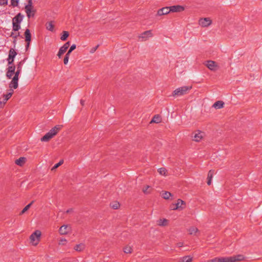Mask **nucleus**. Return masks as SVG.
Wrapping results in <instances>:
<instances>
[{"label":"nucleus","mask_w":262,"mask_h":262,"mask_svg":"<svg viewBox=\"0 0 262 262\" xmlns=\"http://www.w3.org/2000/svg\"><path fill=\"white\" fill-rule=\"evenodd\" d=\"M61 127L62 125H56L41 138V141L42 142L49 141L51 139H52L54 136H55L57 134V133L60 130Z\"/></svg>","instance_id":"1"},{"label":"nucleus","mask_w":262,"mask_h":262,"mask_svg":"<svg viewBox=\"0 0 262 262\" xmlns=\"http://www.w3.org/2000/svg\"><path fill=\"white\" fill-rule=\"evenodd\" d=\"M221 262H239L244 261L245 257L242 254H238L229 257H220Z\"/></svg>","instance_id":"2"},{"label":"nucleus","mask_w":262,"mask_h":262,"mask_svg":"<svg viewBox=\"0 0 262 262\" xmlns=\"http://www.w3.org/2000/svg\"><path fill=\"white\" fill-rule=\"evenodd\" d=\"M24 16L19 13L12 19L13 30L17 31L20 29V23L23 20Z\"/></svg>","instance_id":"3"},{"label":"nucleus","mask_w":262,"mask_h":262,"mask_svg":"<svg viewBox=\"0 0 262 262\" xmlns=\"http://www.w3.org/2000/svg\"><path fill=\"white\" fill-rule=\"evenodd\" d=\"M41 235V232L40 230L35 231L30 236V243L33 246H36L38 244Z\"/></svg>","instance_id":"4"},{"label":"nucleus","mask_w":262,"mask_h":262,"mask_svg":"<svg viewBox=\"0 0 262 262\" xmlns=\"http://www.w3.org/2000/svg\"><path fill=\"white\" fill-rule=\"evenodd\" d=\"M192 89V86H183L176 89L173 92V96H180L187 94Z\"/></svg>","instance_id":"5"},{"label":"nucleus","mask_w":262,"mask_h":262,"mask_svg":"<svg viewBox=\"0 0 262 262\" xmlns=\"http://www.w3.org/2000/svg\"><path fill=\"white\" fill-rule=\"evenodd\" d=\"M185 206V202L181 199H178L176 203L171 204L170 208L171 210H182Z\"/></svg>","instance_id":"6"},{"label":"nucleus","mask_w":262,"mask_h":262,"mask_svg":"<svg viewBox=\"0 0 262 262\" xmlns=\"http://www.w3.org/2000/svg\"><path fill=\"white\" fill-rule=\"evenodd\" d=\"M13 94V90L11 89L8 93L3 95L2 99H0L1 107H3L4 106L7 101L11 97Z\"/></svg>","instance_id":"7"},{"label":"nucleus","mask_w":262,"mask_h":262,"mask_svg":"<svg viewBox=\"0 0 262 262\" xmlns=\"http://www.w3.org/2000/svg\"><path fill=\"white\" fill-rule=\"evenodd\" d=\"M199 25L202 27L205 28L210 26L212 24V20L209 17L201 18L199 20Z\"/></svg>","instance_id":"8"},{"label":"nucleus","mask_w":262,"mask_h":262,"mask_svg":"<svg viewBox=\"0 0 262 262\" xmlns=\"http://www.w3.org/2000/svg\"><path fill=\"white\" fill-rule=\"evenodd\" d=\"M205 136V133L200 130H196L193 133L192 139L195 142H200Z\"/></svg>","instance_id":"9"},{"label":"nucleus","mask_w":262,"mask_h":262,"mask_svg":"<svg viewBox=\"0 0 262 262\" xmlns=\"http://www.w3.org/2000/svg\"><path fill=\"white\" fill-rule=\"evenodd\" d=\"M153 36L151 30H148L141 33L139 36V39L140 41H143L147 40L149 37H151Z\"/></svg>","instance_id":"10"},{"label":"nucleus","mask_w":262,"mask_h":262,"mask_svg":"<svg viewBox=\"0 0 262 262\" xmlns=\"http://www.w3.org/2000/svg\"><path fill=\"white\" fill-rule=\"evenodd\" d=\"M25 9L27 16L29 18L34 16L36 10L34 9L33 7H31L30 5H26Z\"/></svg>","instance_id":"11"},{"label":"nucleus","mask_w":262,"mask_h":262,"mask_svg":"<svg viewBox=\"0 0 262 262\" xmlns=\"http://www.w3.org/2000/svg\"><path fill=\"white\" fill-rule=\"evenodd\" d=\"M16 54H17L16 52L13 49H11L9 50V56H8V58L7 59L9 64H11L13 63V62L14 61V59L15 56L16 55Z\"/></svg>","instance_id":"12"},{"label":"nucleus","mask_w":262,"mask_h":262,"mask_svg":"<svg viewBox=\"0 0 262 262\" xmlns=\"http://www.w3.org/2000/svg\"><path fill=\"white\" fill-rule=\"evenodd\" d=\"M206 66L211 71H216L217 69V64L212 60H208L205 63Z\"/></svg>","instance_id":"13"},{"label":"nucleus","mask_w":262,"mask_h":262,"mask_svg":"<svg viewBox=\"0 0 262 262\" xmlns=\"http://www.w3.org/2000/svg\"><path fill=\"white\" fill-rule=\"evenodd\" d=\"M70 42L68 41L64 43L60 48L57 54V56L59 58H61V56L67 51V49L69 47Z\"/></svg>","instance_id":"14"},{"label":"nucleus","mask_w":262,"mask_h":262,"mask_svg":"<svg viewBox=\"0 0 262 262\" xmlns=\"http://www.w3.org/2000/svg\"><path fill=\"white\" fill-rule=\"evenodd\" d=\"M70 230V227L66 225H62L59 230V232L61 235H66L68 233Z\"/></svg>","instance_id":"15"},{"label":"nucleus","mask_w":262,"mask_h":262,"mask_svg":"<svg viewBox=\"0 0 262 262\" xmlns=\"http://www.w3.org/2000/svg\"><path fill=\"white\" fill-rule=\"evenodd\" d=\"M170 12H179L183 11L184 10V8L183 6L180 5L172 6L169 7Z\"/></svg>","instance_id":"16"},{"label":"nucleus","mask_w":262,"mask_h":262,"mask_svg":"<svg viewBox=\"0 0 262 262\" xmlns=\"http://www.w3.org/2000/svg\"><path fill=\"white\" fill-rule=\"evenodd\" d=\"M15 67L14 66H9L6 72V76L8 79H11L14 73Z\"/></svg>","instance_id":"17"},{"label":"nucleus","mask_w":262,"mask_h":262,"mask_svg":"<svg viewBox=\"0 0 262 262\" xmlns=\"http://www.w3.org/2000/svg\"><path fill=\"white\" fill-rule=\"evenodd\" d=\"M170 12L169 7H164L160 9L157 12V15L162 16L163 15L167 14Z\"/></svg>","instance_id":"18"},{"label":"nucleus","mask_w":262,"mask_h":262,"mask_svg":"<svg viewBox=\"0 0 262 262\" xmlns=\"http://www.w3.org/2000/svg\"><path fill=\"white\" fill-rule=\"evenodd\" d=\"M169 221L166 219H160L157 221V224L160 227L167 226L168 225Z\"/></svg>","instance_id":"19"},{"label":"nucleus","mask_w":262,"mask_h":262,"mask_svg":"<svg viewBox=\"0 0 262 262\" xmlns=\"http://www.w3.org/2000/svg\"><path fill=\"white\" fill-rule=\"evenodd\" d=\"M18 79H16L15 78H12V80L9 83V88L10 89H16L18 87Z\"/></svg>","instance_id":"20"},{"label":"nucleus","mask_w":262,"mask_h":262,"mask_svg":"<svg viewBox=\"0 0 262 262\" xmlns=\"http://www.w3.org/2000/svg\"><path fill=\"white\" fill-rule=\"evenodd\" d=\"M224 106V102L222 101H217L215 102L213 105V107L215 109H220L222 108Z\"/></svg>","instance_id":"21"},{"label":"nucleus","mask_w":262,"mask_h":262,"mask_svg":"<svg viewBox=\"0 0 262 262\" xmlns=\"http://www.w3.org/2000/svg\"><path fill=\"white\" fill-rule=\"evenodd\" d=\"M152 190V188L149 185L144 186L142 188V191L145 194H149Z\"/></svg>","instance_id":"22"},{"label":"nucleus","mask_w":262,"mask_h":262,"mask_svg":"<svg viewBox=\"0 0 262 262\" xmlns=\"http://www.w3.org/2000/svg\"><path fill=\"white\" fill-rule=\"evenodd\" d=\"M192 260V257L191 256L188 255L180 258L179 262H191Z\"/></svg>","instance_id":"23"},{"label":"nucleus","mask_w":262,"mask_h":262,"mask_svg":"<svg viewBox=\"0 0 262 262\" xmlns=\"http://www.w3.org/2000/svg\"><path fill=\"white\" fill-rule=\"evenodd\" d=\"M214 171L213 170H210L208 173L207 176V184L210 185L211 184V180L213 178Z\"/></svg>","instance_id":"24"},{"label":"nucleus","mask_w":262,"mask_h":262,"mask_svg":"<svg viewBox=\"0 0 262 262\" xmlns=\"http://www.w3.org/2000/svg\"><path fill=\"white\" fill-rule=\"evenodd\" d=\"M25 40L27 42H30L31 39V35L29 29H26L25 32Z\"/></svg>","instance_id":"25"},{"label":"nucleus","mask_w":262,"mask_h":262,"mask_svg":"<svg viewBox=\"0 0 262 262\" xmlns=\"http://www.w3.org/2000/svg\"><path fill=\"white\" fill-rule=\"evenodd\" d=\"M161 121H162V118L159 115H155L152 119L151 121H150V123H160L161 122Z\"/></svg>","instance_id":"26"},{"label":"nucleus","mask_w":262,"mask_h":262,"mask_svg":"<svg viewBox=\"0 0 262 262\" xmlns=\"http://www.w3.org/2000/svg\"><path fill=\"white\" fill-rule=\"evenodd\" d=\"M158 171L161 176H167L168 175L167 170L165 168L162 167L159 168Z\"/></svg>","instance_id":"27"},{"label":"nucleus","mask_w":262,"mask_h":262,"mask_svg":"<svg viewBox=\"0 0 262 262\" xmlns=\"http://www.w3.org/2000/svg\"><path fill=\"white\" fill-rule=\"evenodd\" d=\"M161 195L163 199L168 200L171 196V193L168 191H162Z\"/></svg>","instance_id":"28"},{"label":"nucleus","mask_w":262,"mask_h":262,"mask_svg":"<svg viewBox=\"0 0 262 262\" xmlns=\"http://www.w3.org/2000/svg\"><path fill=\"white\" fill-rule=\"evenodd\" d=\"M188 232L191 235H195L199 232V230L196 227L192 226L189 228Z\"/></svg>","instance_id":"29"},{"label":"nucleus","mask_w":262,"mask_h":262,"mask_svg":"<svg viewBox=\"0 0 262 262\" xmlns=\"http://www.w3.org/2000/svg\"><path fill=\"white\" fill-rule=\"evenodd\" d=\"M26 162V158L21 157L15 161V164L19 166H22Z\"/></svg>","instance_id":"30"},{"label":"nucleus","mask_w":262,"mask_h":262,"mask_svg":"<svg viewBox=\"0 0 262 262\" xmlns=\"http://www.w3.org/2000/svg\"><path fill=\"white\" fill-rule=\"evenodd\" d=\"M85 248V245L83 244H80L75 246L74 249L77 251H81Z\"/></svg>","instance_id":"31"},{"label":"nucleus","mask_w":262,"mask_h":262,"mask_svg":"<svg viewBox=\"0 0 262 262\" xmlns=\"http://www.w3.org/2000/svg\"><path fill=\"white\" fill-rule=\"evenodd\" d=\"M46 29L50 31H53L54 26L52 21L47 23L46 24Z\"/></svg>","instance_id":"32"},{"label":"nucleus","mask_w":262,"mask_h":262,"mask_svg":"<svg viewBox=\"0 0 262 262\" xmlns=\"http://www.w3.org/2000/svg\"><path fill=\"white\" fill-rule=\"evenodd\" d=\"M34 203V201H32L30 204H28L20 212L19 214L22 215L25 213L30 208L32 204Z\"/></svg>","instance_id":"33"},{"label":"nucleus","mask_w":262,"mask_h":262,"mask_svg":"<svg viewBox=\"0 0 262 262\" xmlns=\"http://www.w3.org/2000/svg\"><path fill=\"white\" fill-rule=\"evenodd\" d=\"M132 248L130 246H126L123 249L124 252L126 254L131 253L132 252Z\"/></svg>","instance_id":"34"},{"label":"nucleus","mask_w":262,"mask_h":262,"mask_svg":"<svg viewBox=\"0 0 262 262\" xmlns=\"http://www.w3.org/2000/svg\"><path fill=\"white\" fill-rule=\"evenodd\" d=\"M69 33L67 31H63V34L61 36L60 39L62 40H66L67 39V38H68V37L69 36Z\"/></svg>","instance_id":"35"},{"label":"nucleus","mask_w":262,"mask_h":262,"mask_svg":"<svg viewBox=\"0 0 262 262\" xmlns=\"http://www.w3.org/2000/svg\"><path fill=\"white\" fill-rule=\"evenodd\" d=\"M111 206L114 209H118L120 206V204L118 202H115L111 204Z\"/></svg>","instance_id":"36"},{"label":"nucleus","mask_w":262,"mask_h":262,"mask_svg":"<svg viewBox=\"0 0 262 262\" xmlns=\"http://www.w3.org/2000/svg\"><path fill=\"white\" fill-rule=\"evenodd\" d=\"M76 45L75 44H73V45H72L70 48V49L69 50V51H68V52L67 53L66 55H68V56H70L71 53L76 49Z\"/></svg>","instance_id":"37"},{"label":"nucleus","mask_w":262,"mask_h":262,"mask_svg":"<svg viewBox=\"0 0 262 262\" xmlns=\"http://www.w3.org/2000/svg\"><path fill=\"white\" fill-rule=\"evenodd\" d=\"M67 242V241L64 238H61L59 241V245H65Z\"/></svg>","instance_id":"38"},{"label":"nucleus","mask_w":262,"mask_h":262,"mask_svg":"<svg viewBox=\"0 0 262 262\" xmlns=\"http://www.w3.org/2000/svg\"><path fill=\"white\" fill-rule=\"evenodd\" d=\"M207 262H221V257H215L213 259L208 260Z\"/></svg>","instance_id":"39"},{"label":"nucleus","mask_w":262,"mask_h":262,"mask_svg":"<svg viewBox=\"0 0 262 262\" xmlns=\"http://www.w3.org/2000/svg\"><path fill=\"white\" fill-rule=\"evenodd\" d=\"M63 163V161H60L58 163L56 164L52 168V170H55L57 168H58L59 166H60Z\"/></svg>","instance_id":"40"},{"label":"nucleus","mask_w":262,"mask_h":262,"mask_svg":"<svg viewBox=\"0 0 262 262\" xmlns=\"http://www.w3.org/2000/svg\"><path fill=\"white\" fill-rule=\"evenodd\" d=\"M8 4V0H0V6H5Z\"/></svg>","instance_id":"41"},{"label":"nucleus","mask_w":262,"mask_h":262,"mask_svg":"<svg viewBox=\"0 0 262 262\" xmlns=\"http://www.w3.org/2000/svg\"><path fill=\"white\" fill-rule=\"evenodd\" d=\"M22 69V66L21 62H19L17 66V70L16 72H19L20 73Z\"/></svg>","instance_id":"42"},{"label":"nucleus","mask_w":262,"mask_h":262,"mask_svg":"<svg viewBox=\"0 0 262 262\" xmlns=\"http://www.w3.org/2000/svg\"><path fill=\"white\" fill-rule=\"evenodd\" d=\"M69 56H68V55L66 54V56H65V57L64 58V59H63V62H64V64H67L68 63Z\"/></svg>","instance_id":"43"},{"label":"nucleus","mask_w":262,"mask_h":262,"mask_svg":"<svg viewBox=\"0 0 262 262\" xmlns=\"http://www.w3.org/2000/svg\"><path fill=\"white\" fill-rule=\"evenodd\" d=\"M18 3V0H11V5L13 6H17Z\"/></svg>","instance_id":"44"},{"label":"nucleus","mask_w":262,"mask_h":262,"mask_svg":"<svg viewBox=\"0 0 262 262\" xmlns=\"http://www.w3.org/2000/svg\"><path fill=\"white\" fill-rule=\"evenodd\" d=\"M98 47H99V45H97L96 47L91 48L90 51V52L91 53H94L97 50V49H98Z\"/></svg>","instance_id":"45"},{"label":"nucleus","mask_w":262,"mask_h":262,"mask_svg":"<svg viewBox=\"0 0 262 262\" xmlns=\"http://www.w3.org/2000/svg\"><path fill=\"white\" fill-rule=\"evenodd\" d=\"M14 76L13 77V78H15L16 79H18L19 75L20 74V72H14Z\"/></svg>","instance_id":"46"},{"label":"nucleus","mask_w":262,"mask_h":262,"mask_svg":"<svg viewBox=\"0 0 262 262\" xmlns=\"http://www.w3.org/2000/svg\"><path fill=\"white\" fill-rule=\"evenodd\" d=\"M32 0H29L28 1V4L27 5H30L31 7H33L32 6Z\"/></svg>","instance_id":"47"},{"label":"nucleus","mask_w":262,"mask_h":262,"mask_svg":"<svg viewBox=\"0 0 262 262\" xmlns=\"http://www.w3.org/2000/svg\"><path fill=\"white\" fill-rule=\"evenodd\" d=\"M183 245V244L182 243H178V246L179 247H181Z\"/></svg>","instance_id":"48"},{"label":"nucleus","mask_w":262,"mask_h":262,"mask_svg":"<svg viewBox=\"0 0 262 262\" xmlns=\"http://www.w3.org/2000/svg\"><path fill=\"white\" fill-rule=\"evenodd\" d=\"M80 103H81V104L82 105H84V100H81V101H80Z\"/></svg>","instance_id":"49"},{"label":"nucleus","mask_w":262,"mask_h":262,"mask_svg":"<svg viewBox=\"0 0 262 262\" xmlns=\"http://www.w3.org/2000/svg\"><path fill=\"white\" fill-rule=\"evenodd\" d=\"M29 42H28L27 47H28L29 46Z\"/></svg>","instance_id":"50"},{"label":"nucleus","mask_w":262,"mask_h":262,"mask_svg":"<svg viewBox=\"0 0 262 262\" xmlns=\"http://www.w3.org/2000/svg\"><path fill=\"white\" fill-rule=\"evenodd\" d=\"M19 35V33H18V34H17V35H16L14 36V37H15V38H16V37L17 36H18Z\"/></svg>","instance_id":"51"},{"label":"nucleus","mask_w":262,"mask_h":262,"mask_svg":"<svg viewBox=\"0 0 262 262\" xmlns=\"http://www.w3.org/2000/svg\"><path fill=\"white\" fill-rule=\"evenodd\" d=\"M70 211L69 210H67V212H69Z\"/></svg>","instance_id":"52"}]
</instances>
